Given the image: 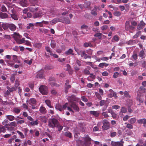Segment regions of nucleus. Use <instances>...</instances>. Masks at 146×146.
<instances>
[{"label": "nucleus", "mask_w": 146, "mask_h": 146, "mask_svg": "<svg viewBox=\"0 0 146 146\" xmlns=\"http://www.w3.org/2000/svg\"><path fill=\"white\" fill-rule=\"evenodd\" d=\"M39 110L42 113L44 114L46 112V110L45 108L43 106L40 107Z\"/></svg>", "instance_id": "c85d7f7f"}, {"label": "nucleus", "mask_w": 146, "mask_h": 146, "mask_svg": "<svg viewBox=\"0 0 146 146\" xmlns=\"http://www.w3.org/2000/svg\"><path fill=\"white\" fill-rule=\"evenodd\" d=\"M44 71L43 70H41L38 71V74L36 76V78H41L44 77Z\"/></svg>", "instance_id": "1a4fd4ad"}, {"label": "nucleus", "mask_w": 146, "mask_h": 146, "mask_svg": "<svg viewBox=\"0 0 146 146\" xmlns=\"http://www.w3.org/2000/svg\"><path fill=\"white\" fill-rule=\"evenodd\" d=\"M36 101H27V102H28L29 104H31L32 106V108L33 109H34L35 108V107L33 105V104H34L36 103Z\"/></svg>", "instance_id": "7c9ffc66"}, {"label": "nucleus", "mask_w": 146, "mask_h": 146, "mask_svg": "<svg viewBox=\"0 0 146 146\" xmlns=\"http://www.w3.org/2000/svg\"><path fill=\"white\" fill-rule=\"evenodd\" d=\"M27 118L28 120L31 121L28 123V124L29 125H31L32 126H35L38 124V121L37 119L34 121L33 118L30 116H28Z\"/></svg>", "instance_id": "39448f33"}, {"label": "nucleus", "mask_w": 146, "mask_h": 146, "mask_svg": "<svg viewBox=\"0 0 146 146\" xmlns=\"http://www.w3.org/2000/svg\"><path fill=\"white\" fill-rule=\"evenodd\" d=\"M7 14L2 12L0 13V17L2 19H5L8 17Z\"/></svg>", "instance_id": "b1692460"}, {"label": "nucleus", "mask_w": 146, "mask_h": 146, "mask_svg": "<svg viewBox=\"0 0 146 146\" xmlns=\"http://www.w3.org/2000/svg\"><path fill=\"white\" fill-rule=\"evenodd\" d=\"M42 46V44L40 43H36L35 44V47L36 48H40Z\"/></svg>", "instance_id": "3c124183"}, {"label": "nucleus", "mask_w": 146, "mask_h": 146, "mask_svg": "<svg viewBox=\"0 0 146 146\" xmlns=\"http://www.w3.org/2000/svg\"><path fill=\"white\" fill-rule=\"evenodd\" d=\"M17 138V136L15 135H14L12 136L11 138L9 139L8 140V143L11 144L13 142H14V139Z\"/></svg>", "instance_id": "cd10ccee"}, {"label": "nucleus", "mask_w": 146, "mask_h": 146, "mask_svg": "<svg viewBox=\"0 0 146 146\" xmlns=\"http://www.w3.org/2000/svg\"><path fill=\"white\" fill-rule=\"evenodd\" d=\"M49 83L52 86H54L55 85V81L54 78H49Z\"/></svg>", "instance_id": "4be33fe9"}, {"label": "nucleus", "mask_w": 146, "mask_h": 146, "mask_svg": "<svg viewBox=\"0 0 146 146\" xmlns=\"http://www.w3.org/2000/svg\"><path fill=\"white\" fill-rule=\"evenodd\" d=\"M45 102L47 105L50 108H52V106L50 104V101H45Z\"/></svg>", "instance_id": "680f3d73"}, {"label": "nucleus", "mask_w": 146, "mask_h": 146, "mask_svg": "<svg viewBox=\"0 0 146 146\" xmlns=\"http://www.w3.org/2000/svg\"><path fill=\"white\" fill-rule=\"evenodd\" d=\"M111 144L112 146H123V143L120 142H111Z\"/></svg>", "instance_id": "f8f14e48"}, {"label": "nucleus", "mask_w": 146, "mask_h": 146, "mask_svg": "<svg viewBox=\"0 0 146 146\" xmlns=\"http://www.w3.org/2000/svg\"><path fill=\"white\" fill-rule=\"evenodd\" d=\"M7 88L8 90L6 92L7 94H9V92H11L15 90V88L14 87L10 88L9 86H7Z\"/></svg>", "instance_id": "6ab92c4d"}, {"label": "nucleus", "mask_w": 146, "mask_h": 146, "mask_svg": "<svg viewBox=\"0 0 146 146\" xmlns=\"http://www.w3.org/2000/svg\"><path fill=\"white\" fill-rule=\"evenodd\" d=\"M96 11H97L96 10H95L94 9L91 12V14L93 15H94V16L97 15V13L96 12Z\"/></svg>", "instance_id": "052dcab7"}, {"label": "nucleus", "mask_w": 146, "mask_h": 146, "mask_svg": "<svg viewBox=\"0 0 146 146\" xmlns=\"http://www.w3.org/2000/svg\"><path fill=\"white\" fill-rule=\"evenodd\" d=\"M132 60H136L137 59V55L135 53H133L131 57Z\"/></svg>", "instance_id": "72a5a7b5"}, {"label": "nucleus", "mask_w": 146, "mask_h": 146, "mask_svg": "<svg viewBox=\"0 0 146 146\" xmlns=\"http://www.w3.org/2000/svg\"><path fill=\"white\" fill-rule=\"evenodd\" d=\"M64 135L70 138H71L72 137L71 133L69 131L66 132L65 133Z\"/></svg>", "instance_id": "ea45409f"}, {"label": "nucleus", "mask_w": 146, "mask_h": 146, "mask_svg": "<svg viewBox=\"0 0 146 146\" xmlns=\"http://www.w3.org/2000/svg\"><path fill=\"white\" fill-rule=\"evenodd\" d=\"M121 111L122 113H125L127 112V109L124 107H123L121 108Z\"/></svg>", "instance_id": "774afa93"}, {"label": "nucleus", "mask_w": 146, "mask_h": 146, "mask_svg": "<svg viewBox=\"0 0 146 146\" xmlns=\"http://www.w3.org/2000/svg\"><path fill=\"white\" fill-rule=\"evenodd\" d=\"M119 73L118 72H114L113 75V78H117L119 75Z\"/></svg>", "instance_id": "69168bd1"}, {"label": "nucleus", "mask_w": 146, "mask_h": 146, "mask_svg": "<svg viewBox=\"0 0 146 146\" xmlns=\"http://www.w3.org/2000/svg\"><path fill=\"white\" fill-rule=\"evenodd\" d=\"M137 122L139 123L143 124L144 126L146 127V119H139L137 121Z\"/></svg>", "instance_id": "ddd939ff"}, {"label": "nucleus", "mask_w": 146, "mask_h": 146, "mask_svg": "<svg viewBox=\"0 0 146 146\" xmlns=\"http://www.w3.org/2000/svg\"><path fill=\"white\" fill-rule=\"evenodd\" d=\"M6 131V129L5 126L3 125H0V133L5 132Z\"/></svg>", "instance_id": "bb28decb"}, {"label": "nucleus", "mask_w": 146, "mask_h": 146, "mask_svg": "<svg viewBox=\"0 0 146 146\" xmlns=\"http://www.w3.org/2000/svg\"><path fill=\"white\" fill-rule=\"evenodd\" d=\"M9 28L11 30L14 31L16 29V26L14 24H9Z\"/></svg>", "instance_id": "aec40b11"}, {"label": "nucleus", "mask_w": 146, "mask_h": 146, "mask_svg": "<svg viewBox=\"0 0 146 146\" xmlns=\"http://www.w3.org/2000/svg\"><path fill=\"white\" fill-rule=\"evenodd\" d=\"M102 35V33H98L95 34L94 35V36L95 37H97L99 39H101Z\"/></svg>", "instance_id": "09e8293b"}, {"label": "nucleus", "mask_w": 146, "mask_h": 146, "mask_svg": "<svg viewBox=\"0 0 146 146\" xmlns=\"http://www.w3.org/2000/svg\"><path fill=\"white\" fill-rule=\"evenodd\" d=\"M124 96L127 98H130L131 97V96L129 95L128 92L127 91H125L124 92Z\"/></svg>", "instance_id": "13d9d810"}, {"label": "nucleus", "mask_w": 146, "mask_h": 146, "mask_svg": "<svg viewBox=\"0 0 146 146\" xmlns=\"http://www.w3.org/2000/svg\"><path fill=\"white\" fill-rule=\"evenodd\" d=\"M68 100H76L75 96L72 95L68 96L67 99Z\"/></svg>", "instance_id": "393cba45"}, {"label": "nucleus", "mask_w": 146, "mask_h": 146, "mask_svg": "<svg viewBox=\"0 0 146 146\" xmlns=\"http://www.w3.org/2000/svg\"><path fill=\"white\" fill-rule=\"evenodd\" d=\"M28 25L27 26V28L28 29H29L30 28L33 29V27L35 25V23H30L28 24Z\"/></svg>", "instance_id": "4c0bfd02"}, {"label": "nucleus", "mask_w": 146, "mask_h": 146, "mask_svg": "<svg viewBox=\"0 0 146 146\" xmlns=\"http://www.w3.org/2000/svg\"><path fill=\"white\" fill-rule=\"evenodd\" d=\"M68 70L70 74H72V70L70 66L68 64L67 65Z\"/></svg>", "instance_id": "864d4df0"}, {"label": "nucleus", "mask_w": 146, "mask_h": 146, "mask_svg": "<svg viewBox=\"0 0 146 146\" xmlns=\"http://www.w3.org/2000/svg\"><path fill=\"white\" fill-rule=\"evenodd\" d=\"M55 108L57 109L60 111L62 110V107L60 105L58 104H56Z\"/></svg>", "instance_id": "37998d69"}, {"label": "nucleus", "mask_w": 146, "mask_h": 146, "mask_svg": "<svg viewBox=\"0 0 146 146\" xmlns=\"http://www.w3.org/2000/svg\"><path fill=\"white\" fill-rule=\"evenodd\" d=\"M15 74H13L11 75V78H10V80L11 82H13L15 80Z\"/></svg>", "instance_id": "5fc2aeb1"}, {"label": "nucleus", "mask_w": 146, "mask_h": 146, "mask_svg": "<svg viewBox=\"0 0 146 146\" xmlns=\"http://www.w3.org/2000/svg\"><path fill=\"white\" fill-rule=\"evenodd\" d=\"M11 15L12 18L14 20H18V17L17 15L15 14H11Z\"/></svg>", "instance_id": "49530a36"}, {"label": "nucleus", "mask_w": 146, "mask_h": 146, "mask_svg": "<svg viewBox=\"0 0 146 146\" xmlns=\"http://www.w3.org/2000/svg\"><path fill=\"white\" fill-rule=\"evenodd\" d=\"M61 20L58 18H56L49 22L50 24L52 25H54L58 22H60Z\"/></svg>", "instance_id": "9b49d317"}, {"label": "nucleus", "mask_w": 146, "mask_h": 146, "mask_svg": "<svg viewBox=\"0 0 146 146\" xmlns=\"http://www.w3.org/2000/svg\"><path fill=\"white\" fill-rule=\"evenodd\" d=\"M125 29L126 30H129V29L133 30L134 28L130 25L129 22V21H126L125 23Z\"/></svg>", "instance_id": "9d476101"}, {"label": "nucleus", "mask_w": 146, "mask_h": 146, "mask_svg": "<svg viewBox=\"0 0 146 146\" xmlns=\"http://www.w3.org/2000/svg\"><path fill=\"white\" fill-rule=\"evenodd\" d=\"M146 24L142 20L140 21V23H139L136 29L137 31H139L142 29L145 26Z\"/></svg>", "instance_id": "6e6552de"}, {"label": "nucleus", "mask_w": 146, "mask_h": 146, "mask_svg": "<svg viewBox=\"0 0 146 146\" xmlns=\"http://www.w3.org/2000/svg\"><path fill=\"white\" fill-rule=\"evenodd\" d=\"M1 11L3 12H7V9L3 5H2L1 6Z\"/></svg>", "instance_id": "603ef678"}, {"label": "nucleus", "mask_w": 146, "mask_h": 146, "mask_svg": "<svg viewBox=\"0 0 146 146\" xmlns=\"http://www.w3.org/2000/svg\"><path fill=\"white\" fill-rule=\"evenodd\" d=\"M119 40V38L117 35L114 36L112 39V41L113 42H118Z\"/></svg>", "instance_id": "a878e982"}, {"label": "nucleus", "mask_w": 146, "mask_h": 146, "mask_svg": "<svg viewBox=\"0 0 146 146\" xmlns=\"http://www.w3.org/2000/svg\"><path fill=\"white\" fill-rule=\"evenodd\" d=\"M136 121V119L135 118H131L129 121V122L131 124H133L135 123Z\"/></svg>", "instance_id": "a19ab883"}, {"label": "nucleus", "mask_w": 146, "mask_h": 146, "mask_svg": "<svg viewBox=\"0 0 146 146\" xmlns=\"http://www.w3.org/2000/svg\"><path fill=\"white\" fill-rule=\"evenodd\" d=\"M108 93V98H111L112 97H114L115 98L117 97L116 93L111 89H110Z\"/></svg>", "instance_id": "0eeeda50"}, {"label": "nucleus", "mask_w": 146, "mask_h": 146, "mask_svg": "<svg viewBox=\"0 0 146 146\" xmlns=\"http://www.w3.org/2000/svg\"><path fill=\"white\" fill-rule=\"evenodd\" d=\"M108 26L107 25H104L102 26L100 28L102 31L106 30L108 28Z\"/></svg>", "instance_id": "6e6d98bb"}, {"label": "nucleus", "mask_w": 146, "mask_h": 146, "mask_svg": "<svg viewBox=\"0 0 146 146\" xmlns=\"http://www.w3.org/2000/svg\"><path fill=\"white\" fill-rule=\"evenodd\" d=\"M39 89L40 92L42 94L46 95L48 93V88L45 86L41 85Z\"/></svg>", "instance_id": "423d86ee"}, {"label": "nucleus", "mask_w": 146, "mask_h": 146, "mask_svg": "<svg viewBox=\"0 0 146 146\" xmlns=\"http://www.w3.org/2000/svg\"><path fill=\"white\" fill-rule=\"evenodd\" d=\"M84 74L86 75H89L90 74V72L89 70H87L86 68H85L83 70Z\"/></svg>", "instance_id": "e2e57ef3"}, {"label": "nucleus", "mask_w": 146, "mask_h": 146, "mask_svg": "<svg viewBox=\"0 0 146 146\" xmlns=\"http://www.w3.org/2000/svg\"><path fill=\"white\" fill-rule=\"evenodd\" d=\"M145 53L144 51L142 50L141 51L139 54V56L140 57L143 58L145 57Z\"/></svg>", "instance_id": "79ce46f5"}, {"label": "nucleus", "mask_w": 146, "mask_h": 146, "mask_svg": "<svg viewBox=\"0 0 146 146\" xmlns=\"http://www.w3.org/2000/svg\"><path fill=\"white\" fill-rule=\"evenodd\" d=\"M51 47L52 48H54L56 46V42L54 40H51L50 43Z\"/></svg>", "instance_id": "c03bdc74"}, {"label": "nucleus", "mask_w": 146, "mask_h": 146, "mask_svg": "<svg viewBox=\"0 0 146 146\" xmlns=\"http://www.w3.org/2000/svg\"><path fill=\"white\" fill-rule=\"evenodd\" d=\"M131 26H132L134 28V29H135V27L137 25V22L135 21H133L131 22Z\"/></svg>", "instance_id": "8fccbe9b"}, {"label": "nucleus", "mask_w": 146, "mask_h": 146, "mask_svg": "<svg viewBox=\"0 0 146 146\" xmlns=\"http://www.w3.org/2000/svg\"><path fill=\"white\" fill-rule=\"evenodd\" d=\"M58 123L57 119L53 118L49 120L48 125L50 127L53 128L57 126L58 124Z\"/></svg>", "instance_id": "f03ea898"}, {"label": "nucleus", "mask_w": 146, "mask_h": 146, "mask_svg": "<svg viewBox=\"0 0 146 146\" xmlns=\"http://www.w3.org/2000/svg\"><path fill=\"white\" fill-rule=\"evenodd\" d=\"M71 106L73 108L74 110L78 112L79 111V108L78 106L74 103H72L71 105Z\"/></svg>", "instance_id": "4468645a"}, {"label": "nucleus", "mask_w": 146, "mask_h": 146, "mask_svg": "<svg viewBox=\"0 0 146 146\" xmlns=\"http://www.w3.org/2000/svg\"><path fill=\"white\" fill-rule=\"evenodd\" d=\"M39 119L42 122L45 123L47 120V119L45 116H40L39 117Z\"/></svg>", "instance_id": "5701e85b"}, {"label": "nucleus", "mask_w": 146, "mask_h": 146, "mask_svg": "<svg viewBox=\"0 0 146 146\" xmlns=\"http://www.w3.org/2000/svg\"><path fill=\"white\" fill-rule=\"evenodd\" d=\"M65 54L67 55H74L73 50L71 48L69 49L67 51L65 52Z\"/></svg>", "instance_id": "a211bd4d"}, {"label": "nucleus", "mask_w": 146, "mask_h": 146, "mask_svg": "<svg viewBox=\"0 0 146 146\" xmlns=\"http://www.w3.org/2000/svg\"><path fill=\"white\" fill-rule=\"evenodd\" d=\"M141 34V31H138L137 32L136 34L134 35L133 36V38L134 39L137 38L138 37H139L140 35Z\"/></svg>", "instance_id": "f704fd0d"}, {"label": "nucleus", "mask_w": 146, "mask_h": 146, "mask_svg": "<svg viewBox=\"0 0 146 146\" xmlns=\"http://www.w3.org/2000/svg\"><path fill=\"white\" fill-rule=\"evenodd\" d=\"M28 1L29 0H22L20 1V4L23 7H27L29 4L27 3ZM29 1L32 3H35L36 2V0H29Z\"/></svg>", "instance_id": "20e7f679"}, {"label": "nucleus", "mask_w": 146, "mask_h": 146, "mask_svg": "<svg viewBox=\"0 0 146 146\" xmlns=\"http://www.w3.org/2000/svg\"><path fill=\"white\" fill-rule=\"evenodd\" d=\"M13 37L15 40H17L19 38H21V36L19 33H14V34L12 35Z\"/></svg>", "instance_id": "f3484780"}, {"label": "nucleus", "mask_w": 146, "mask_h": 146, "mask_svg": "<svg viewBox=\"0 0 146 146\" xmlns=\"http://www.w3.org/2000/svg\"><path fill=\"white\" fill-rule=\"evenodd\" d=\"M90 5V2L89 1L85 2L84 4V7L85 8H88Z\"/></svg>", "instance_id": "58836bf2"}, {"label": "nucleus", "mask_w": 146, "mask_h": 146, "mask_svg": "<svg viewBox=\"0 0 146 146\" xmlns=\"http://www.w3.org/2000/svg\"><path fill=\"white\" fill-rule=\"evenodd\" d=\"M29 87L31 88H33L34 86V83L33 82H31L29 84Z\"/></svg>", "instance_id": "338daca9"}, {"label": "nucleus", "mask_w": 146, "mask_h": 146, "mask_svg": "<svg viewBox=\"0 0 146 146\" xmlns=\"http://www.w3.org/2000/svg\"><path fill=\"white\" fill-rule=\"evenodd\" d=\"M16 132L17 133L20 135L21 138L23 139L25 137L24 135L21 132L18 130Z\"/></svg>", "instance_id": "a18cd8bd"}, {"label": "nucleus", "mask_w": 146, "mask_h": 146, "mask_svg": "<svg viewBox=\"0 0 146 146\" xmlns=\"http://www.w3.org/2000/svg\"><path fill=\"white\" fill-rule=\"evenodd\" d=\"M9 24L8 23L3 24L2 25V27L4 30H6L9 28Z\"/></svg>", "instance_id": "e433bc0d"}, {"label": "nucleus", "mask_w": 146, "mask_h": 146, "mask_svg": "<svg viewBox=\"0 0 146 146\" xmlns=\"http://www.w3.org/2000/svg\"><path fill=\"white\" fill-rule=\"evenodd\" d=\"M102 123L103 124L102 129L104 130H107L110 128V122L107 119H104L102 120Z\"/></svg>", "instance_id": "7ed1b4c3"}, {"label": "nucleus", "mask_w": 146, "mask_h": 146, "mask_svg": "<svg viewBox=\"0 0 146 146\" xmlns=\"http://www.w3.org/2000/svg\"><path fill=\"white\" fill-rule=\"evenodd\" d=\"M13 111L15 113H20L21 110L20 109L16 108H14Z\"/></svg>", "instance_id": "bf43d9fd"}, {"label": "nucleus", "mask_w": 146, "mask_h": 146, "mask_svg": "<svg viewBox=\"0 0 146 146\" xmlns=\"http://www.w3.org/2000/svg\"><path fill=\"white\" fill-rule=\"evenodd\" d=\"M108 7L112 9L111 10V11H117L118 9V8L117 7H114L111 5H108Z\"/></svg>", "instance_id": "c9c22d12"}, {"label": "nucleus", "mask_w": 146, "mask_h": 146, "mask_svg": "<svg viewBox=\"0 0 146 146\" xmlns=\"http://www.w3.org/2000/svg\"><path fill=\"white\" fill-rule=\"evenodd\" d=\"M113 15L115 16L119 17L121 15V13L119 11H116L114 12Z\"/></svg>", "instance_id": "de8ad7c7"}, {"label": "nucleus", "mask_w": 146, "mask_h": 146, "mask_svg": "<svg viewBox=\"0 0 146 146\" xmlns=\"http://www.w3.org/2000/svg\"><path fill=\"white\" fill-rule=\"evenodd\" d=\"M42 23H43V22H42V21L41 22H36L35 23V25L36 26H39L42 27L43 26Z\"/></svg>", "instance_id": "0e129e2a"}, {"label": "nucleus", "mask_w": 146, "mask_h": 146, "mask_svg": "<svg viewBox=\"0 0 146 146\" xmlns=\"http://www.w3.org/2000/svg\"><path fill=\"white\" fill-rule=\"evenodd\" d=\"M30 11L33 12H34L38 10V8L34 6H31L28 7Z\"/></svg>", "instance_id": "dca6fc26"}, {"label": "nucleus", "mask_w": 146, "mask_h": 146, "mask_svg": "<svg viewBox=\"0 0 146 146\" xmlns=\"http://www.w3.org/2000/svg\"><path fill=\"white\" fill-rule=\"evenodd\" d=\"M6 117L10 121H13L15 119V117L14 116L11 115H7Z\"/></svg>", "instance_id": "473e14b6"}, {"label": "nucleus", "mask_w": 146, "mask_h": 146, "mask_svg": "<svg viewBox=\"0 0 146 146\" xmlns=\"http://www.w3.org/2000/svg\"><path fill=\"white\" fill-rule=\"evenodd\" d=\"M32 59H31L30 60H24V62L27 63L29 65H30L32 63Z\"/></svg>", "instance_id": "4d7b16f0"}, {"label": "nucleus", "mask_w": 146, "mask_h": 146, "mask_svg": "<svg viewBox=\"0 0 146 146\" xmlns=\"http://www.w3.org/2000/svg\"><path fill=\"white\" fill-rule=\"evenodd\" d=\"M90 114L94 115L96 117H98L99 115V113L96 111H90Z\"/></svg>", "instance_id": "2f4dec72"}, {"label": "nucleus", "mask_w": 146, "mask_h": 146, "mask_svg": "<svg viewBox=\"0 0 146 146\" xmlns=\"http://www.w3.org/2000/svg\"><path fill=\"white\" fill-rule=\"evenodd\" d=\"M42 12L41 11H39V12L34 13L33 17L34 18H40L42 16Z\"/></svg>", "instance_id": "2eb2a0df"}, {"label": "nucleus", "mask_w": 146, "mask_h": 146, "mask_svg": "<svg viewBox=\"0 0 146 146\" xmlns=\"http://www.w3.org/2000/svg\"><path fill=\"white\" fill-rule=\"evenodd\" d=\"M80 55L81 57H84V58H86L87 54H86L85 52L84 51H81Z\"/></svg>", "instance_id": "c756f323"}, {"label": "nucleus", "mask_w": 146, "mask_h": 146, "mask_svg": "<svg viewBox=\"0 0 146 146\" xmlns=\"http://www.w3.org/2000/svg\"><path fill=\"white\" fill-rule=\"evenodd\" d=\"M80 129L82 132H84L85 130L86 127L82 123H80L79 125Z\"/></svg>", "instance_id": "412c9836"}, {"label": "nucleus", "mask_w": 146, "mask_h": 146, "mask_svg": "<svg viewBox=\"0 0 146 146\" xmlns=\"http://www.w3.org/2000/svg\"><path fill=\"white\" fill-rule=\"evenodd\" d=\"M75 140L76 141L78 146H90L92 140L88 135L83 138V141L80 140L78 138V133H75L74 134Z\"/></svg>", "instance_id": "f257e3e1"}]
</instances>
